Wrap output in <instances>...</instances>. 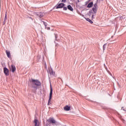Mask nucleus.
Returning a JSON list of instances; mask_svg holds the SVG:
<instances>
[{
	"label": "nucleus",
	"instance_id": "obj_15",
	"mask_svg": "<svg viewBox=\"0 0 126 126\" xmlns=\"http://www.w3.org/2000/svg\"><path fill=\"white\" fill-rule=\"evenodd\" d=\"M7 12H5V18H4V22H5V20H7Z\"/></svg>",
	"mask_w": 126,
	"mask_h": 126
},
{
	"label": "nucleus",
	"instance_id": "obj_23",
	"mask_svg": "<svg viewBox=\"0 0 126 126\" xmlns=\"http://www.w3.org/2000/svg\"><path fill=\"white\" fill-rule=\"evenodd\" d=\"M61 2L64 3L66 2V0H62Z\"/></svg>",
	"mask_w": 126,
	"mask_h": 126
},
{
	"label": "nucleus",
	"instance_id": "obj_25",
	"mask_svg": "<svg viewBox=\"0 0 126 126\" xmlns=\"http://www.w3.org/2000/svg\"><path fill=\"white\" fill-rule=\"evenodd\" d=\"M29 18L32 19V21H33V18H32V17H29Z\"/></svg>",
	"mask_w": 126,
	"mask_h": 126
},
{
	"label": "nucleus",
	"instance_id": "obj_16",
	"mask_svg": "<svg viewBox=\"0 0 126 126\" xmlns=\"http://www.w3.org/2000/svg\"><path fill=\"white\" fill-rule=\"evenodd\" d=\"M87 21H88L89 22H90V23H91V24H93V21H92V20H90V19L87 18L86 19Z\"/></svg>",
	"mask_w": 126,
	"mask_h": 126
},
{
	"label": "nucleus",
	"instance_id": "obj_19",
	"mask_svg": "<svg viewBox=\"0 0 126 126\" xmlns=\"http://www.w3.org/2000/svg\"><path fill=\"white\" fill-rule=\"evenodd\" d=\"M91 0H88L87 1L85 2V5H87V4H88L90 1H91Z\"/></svg>",
	"mask_w": 126,
	"mask_h": 126
},
{
	"label": "nucleus",
	"instance_id": "obj_4",
	"mask_svg": "<svg viewBox=\"0 0 126 126\" xmlns=\"http://www.w3.org/2000/svg\"><path fill=\"white\" fill-rule=\"evenodd\" d=\"M65 4L63 3H57L55 6L53 8V9H55V7L56 9H59V8H63V6H65Z\"/></svg>",
	"mask_w": 126,
	"mask_h": 126
},
{
	"label": "nucleus",
	"instance_id": "obj_14",
	"mask_svg": "<svg viewBox=\"0 0 126 126\" xmlns=\"http://www.w3.org/2000/svg\"><path fill=\"white\" fill-rule=\"evenodd\" d=\"M64 111H69L70 110V106H69L68 105H66L64 107Z\"/></svg>",
	"mask_w": 126,
	"mask_h": 126
},
{
	"label": "nucleus",
	"instance_id": "obj_29",
	"mask_svg": "<svg viewBox=\"0 0 126 126\" xmlns=\"http://www.w3.org/2000/svg\"><path fill=\"white\" fill-rule=\"evenodd\" d=\"M78 2H79V0H78Z\"/></svg>",
	"mask_w": 126,
	"mask_h": 126
},
{
	"label": "nucleus",
	"instance_id": "obj_18",
	"mask_svg": "<svg viewBox=\"0 0 126 126\" xmlns=\"http://www.w3.org/2000/svg\"><path fill=\"white\" fill-rule=\"evenodd\" d=\"M41 22H43L45 27H47V26H48V23H47L46 22H45L43 21H42Z\"/></svg>",
	"mask_w": 126,
	"mask_h": 126
},
{
	"label": "nucleus",
	"instance_id": "obj_1",
	"mask_svg": "<svg viewBox=\"0 0 126 126\" xmlns=\"http://www.w3.org/2000/svg\"><path fill=\"white\" fill-rule=\"evenodd\" d=\"M30 82L32 83V88H33V89L32 90V93H36L37 90L40 89V87L42 86V83H41V82L38 79L35 80L32 79Z\"/></svg>",
	"mask_w": 126,
	"mask_h": 126
},
{
	"label": "nucleus",
	"instance_id": "obj_3",
	"mask_svg": "<svg viewBox=\"0 0 126 126\" xmlns=\"http://www.w3.org/2000/svg\"><path fill=\"white\" fill-rule=\"evenodd\" d=\"M52 97H53V88H52V85L50 84V92L49 94V98L48 100V106H50L51 105V101L52 100Z\"/></svg>",
	"mask_w": 126,
	"mask_h": 126
},
{
	"label": "nucleus",
	"instance_id": "obj_24",
	"mask_svg": "<svg viewBox=\"0 0 126 126\" xmlns=\"http://www.w3.org/2000/svg\"><path fill=\"white\" fill-rule=\"evenodd\" d=\"M108 73H109L110 75H111V76H112V73L110 72V71H108Z\"/></svg>",
	"mask_w": 126,
	"mask_h": 126
},
{
	"label": "nucleus",
	"instance_id": "obj_27",
	"mask_svg": "<svg viewBox=\"0 0 126 126\" xmlns=\"http://www.w3.org/2000/svg\"><path fill=\"white\" fill-rule=\"evenodd\" d=\"M70 1H74V0H70Z\"/></svg>",
	"mask_w": 126,
	"mask_h": 126
},
{
	"label": "nucleus",
	"instance_id": "obj_2",
	"mask_svg": "<svg viewBox=\"0 0 126 126\" xmlns=\"http://www.w3.org/2000/svg\"><path fill=\"white\" fill-rule=\"evenodd\" d=\"M99 0H96V2L94 4V7L92 8V10H91L88 13V15L89 16H91L92 15V13L94 14H96L97 13V10H98V1Z\"/></svg>",
	"mask_w": 126,
	"mask_h": 126
},
{
	"label": "nucleus",
	"instance_id": "obj_22",
	"mask_svg": "<svg viewBox=\"0 0 126 126\" xmlns=\"http://www.w3.org/2000/svg\"><path fill=\"white\" fill-rule=\"evenodd\" d=\"M121 121H122L123 123L126 125V122L124 119H121Z\"/></svg>",
	"mask_w": 126,
	"mask_h": 126
},
{
	"label": "nucleus",
	"instance_id": "obj_17",
	"mask_svg": "<svg viewBox=\"0 0 126 126\" xmlns=\"http://www.w3.org/2000/svg\"><path fill=\"white\" fill-rule=\"evenodd\" d=\"M106 47H107V43H105L103 46V50L105 51L106 50Z\"/></svg>",
	"mask_w": 126,
	"mask_h": 126
},
{
	"label": "nucleus",
	"instance_id": "obj_11",
	"mask_svg": "<svg viewBox=\"0 0 126 126\" xmlns=\"http://www.w3.org/2000/svg\"><path fill=\"white\" fill-rule=\"evenodd\" d=\"M36 15H37V16H38V17H39V18H42V17H44V13H43L42 12L37 13L36 14Z\"/></svg>",
	"mask_w": 126,
	"mask_h": 126
},
{
	"label": "nucleus",
	"instance_id": "obj_26",
	"mask_svg": "<svg viewBox=\"0 0 126 126\" xmlns=\"http://www.w3.org/2000/svg\"><path fill=\"white\" fill-rule=\"evenodd\" d=\"M92 19H93V18H94V15H93L92 16Z\"/></svg>",
	"mask_w": 126,
	"mask_h": 126
},
{
	"label": "nucleus",
	"instance_id": "obj_6",
	"mask_svg": "<svg viewBox=\"0 0 126 126\" xmlns=\"http://www.w3.org/2000/svg\"><path fill=\"white\" fill-rule=\"evenodd\" d=\"M47 122H48L50 124H56V120L53 118L50 117L49 119L47 120Z\"/></svg>",
	"mask_w": 126,
	"mask_h": 126
},
{
	"label": "nucleus",
	"instance_id": "obj_9",
	"mask_svg": "<svg viewBox=\"0 0 126 126\" xmlns=\"http://www.w3.org/2000/svg\"><path fill=\"white\" fill-rule=\"evenodd\" d=\"M92 6H93V1L90 2L87 5V7H88V8H91Z\"/></svg>",
	"mask_w": 126,
	"mask_h": 126
},
{
	"label": "nucleus",
	"instance_id": "obj_20",
	"mask_svg": "<svg viewBox=\"0 0 126 126\" xmlns=\"http://www.w3.org/2000/svg\"><path fill=\"white\" fill-rule=\"evenodd\" d=\"M54 35H55L56 41H58V40L57 39H58V34H57V33H54Z\"/></svg>",
	"mask_w": 126,
	"mask_h": 126
},
{
	"label": "nucleus",
	"instance_id": "obj_21",
	"mask_svg": "<svg viewBox=\"0 0 126 126\" xmlns=\"http://www.w3.org/2000/svg\"><path fill=\"white\" fill-rule=\"evenodd\" d=\"M63 10H67V7L63 6Z\"/></svg>",
	"mask_w": 126,
	"mask_h": 126
},
{
	"label": "nucleus",
	"instance_id": "obj_12",
	"mask_svg": "<svg viewBox=\"0 0 126 126\" xmlns=\"http://www.w3.org/2000/svg\"><path fill=\"white\" fill-rule=\"evenodd\" d=\"M67 8L68 10H70V11H73V8H72V6H71V5H68L67 6Z\"/></svg>",
	"mask_w": 126,
	"mask_h": 126
},
{
	"label": "nucleus",
	"instance_id": "obj_10",
	"mask_svg": "<svg viewBox=\"0 0 126 126\" xmlns=\"http://www.w3.org/2000/svg\"><path fill=\"white\" fill-rule=\"evenodd\" d=\"M11 70L12 72H14V71H15V70H16V67H15V66L12 64L11 65Z\"/></svg>",
	"mask_w": 126,
	"mask_h": 126
},
{
	"label": "nucleus",
	"instance_id": "obj_28",
	"mask_svg": "<svg viewBox=\"0 0 126 126\" xmlns=\"http://www.w3.org/2000/svg\"><path fill=\"white\" fill-rule=\"evenodd\" d=\"M122 110H123V111H125V109L122 107Z\"/></svg>",
	"mask_w": 126,
	"mask_h": 126
},
{
	"label": "nucleus",
	"instance_id": "obj_13",
	"mask_svg": "<svg viewBox=\"0 0 126 126\" xmlns=\"http://www.w3.org/2000/svg\"><path fill=\"white\" fill-rule=\"evenodd\" d=\"M5 52H6V54L7 57L8 58H11V55H10V52L7 51V50H6Z\"/></svg>",
	"mask_w": 126,
	"mask_h": 126
},
{
	"label": "nucleus",
	"instance_id": "obj_5",
	"mask_svg": "<svg viewBox=\"0 0 126 126\" xmlns=\"http://www.w3.org/2000/svg\"><path fill=\"white\" fill-rule=\"evenodd\" d=\"M3 72L6 76L9 75V70L6 67L3 68Z\"/></svg>",
	"mask_w": 126,
	"mask_h": 126
},
{
	"label": "nucleus",
	"instance_id": "obj_8",
	"mask_svg": "<svg viewBox=\"0 0 126 126\" xmlns=\"http://www.w3.org/2000/svg\"><path fill=\"white\" fill-rule=\"evenodd\" d=\"M49 72L50 75H55L56 73L55 72H54V70L52 68H51L50 69H49Z\"/></svg>",
	"mask_w": 126,
	"mask_h": 126
},
{
	"label": "nucleus",
	"instance_id": "obj_7",
	"mask_svg": "<svg viewBox=\"0 0 126 126\" xmlns=\"http://www.w3.org/2000/svg\"><path fill=\"white\" fill-rule=\"evenodd\" d=\"M34 124L35 126H40V123H39V120H38V119H34Z\"/></svg>",
	"mask_w": 126,
	"mask_h": 126
}]
</instances>
